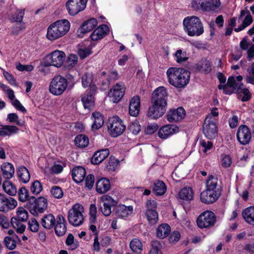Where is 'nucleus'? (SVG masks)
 Returning a JSON list of instances; mask_svg holds the SVG:
<instances>
[{
  "label": "nucleus",
  "mask_w": 254,
  "mask_h": 254,
  "mask_svg": "<svg viewBox=\"0 0 254 254\" xmlns=\"http://www.w3.org/2000/svg\"><path fill=\"white\" fill-rule=\"evenodd\" d=\"M167 92L163 86L157 88L152 94V103L167 106Z\"/></svg>",
  "instance_id": "dca6fc26"
},
{
  "label": "nucleus",
  "mask_w": 254,
  "mask_h": 254,
  "mask_svg": "<svg viewBox=\"0 0 254 254\" xmlns=\"http://www.w3.org/2000/svg\"><path fill=\"white\" fill-rule=\"evenodd\" d=\"M242 215L247 223L254 226V206H251L244 209Z\"/></svg>",
  "instance_id": "2f4dec72"
},
{
  "label": "nucleus",
  "mask_w": 254,
  "mask_h": 254,
  "mask_svg": "<svg viewBox=\"0 0 254 254\" xmlns=\"http://www.w3.org/2000/svg\"><path fill=\"white\" fill-rule=\"evenodd\" d=\"M29 194V191L26 188H21L18 191L19 200L22 202H24L28 200L30 201Z\"/></svg>",
  "instance_id": "bf43d9fd"
},
{
  "label": "nucleus",
  "mask_w": 254,
  "mask_h": 254,
  "mask_svg": "<svg viewBox=\"0 0 254 254\" xmlns=\"http://www.w3.org/2000/svg\"><path fill=\"white\" fill-rule=\"evenodd\" d=\"M84 209L81 204H74L68 212L69 223L76 227L81 225L84 221Z\"/></svg>",
  "instance_id": "423d86ee"
},
{
  "label": "nucleus",
  "mask_w": 254,
  "mask_h": 254,
  "mask_svg": "<svg viewBox=\"0 0 254 254\" xmlns=\"http://www.w3.org/2000/svg\"><path fill=\"white\" fill-rule=\"evenodd\" d=\"M140 99L139 96H133L130 100L129 106V113L131 116L136 117L139 113Z\"/></svg>",
  "instance_id": "393cba45"
},
{
  "label": "nucleus",
  "mask_w": 254,
  "mask_h": 254,
  "mask_svg": "<svg viewBox=\"0 0 254 254\" xmlns=\"http://www.w3.org/2000/svg\"><path fill=\"white\" fill-rule=\"evenodd\" d=\"M19 128L15 126H4L0 128V136H9L19 132Z\"/></svg>",
  "instance_id": "58836bf2"
},
{
  "label": "nucleus",
  "mask_w": 254,
  "mask_h": 254,
  "mask_svg": "<svg viewBox=\"0 0 254 254\" xmlns=\"http://www.w3.org/2000/svg\"><path fill=\"white\" fill-rule=\"evenodd\" d=\"M107 127L110 134L114 137L122 134L126 129V126L119 117L114 116L109 119Z\"/></svg>",
  "instance_id": "1a4fd4ad"
},
{
  "label": "nucleus",
  "mask_w": 254,
  "mask_h": 254,
  "mask_svg": "<svg viewBox=\"0 0 254 254\" xmlns=\"http://www.w3.org/2000/svg\"><path fill=\"white\" fill-rule=\"evenodd\" d=\"M111 188L110 181L105 178L99 179L96 183V191L100 193L107 192Z\"/></svg>",
  "instance_id": "f704fd0d"
},
{
  "label": "nucleus",
  "mask_w": 254,
  "mask_h": 254,
  "mask_svg": "<svg viewBox=\"0 0 254 254\" xmlns=\"http://www.w3.org/2000/svg\"><path fill=\"white\" fill-rule=\"evenodd\" d=\"M108 149L98 150L94 153L91 159V162L94 165H98L102 162L109 155Z\"/></svg>",
  "instance_id": "bb28decb"
},
{
  "label": "nucleus",
  "mask_w": 254,
  "mask_h": 254,
  "mask_svg": "<svg viewBox=\"0 0 254 254\" xmlns=\"http://www.w3.org/2000/svg\"><path fill=\"white\" fill-rule=\"evenodd\" d=\"M158 127L156 123H149L145 127L144 132L147 134H152L157 130Z\"/></svg>",
  "instance_id": "338daca9"
},
{
  "label": "nucleus",
  "mask_w": 254,
  "mask_h": 254,
  "mask_svg": "<svg viewBox=\"0 0 254 254\" xmlns=\"http://www.w3.org/2000/svg\"><path fill=\"white\" fill-rule=\"evenodd\" d=\"M168 82L178 89L184 88L189 83L190 72L183 68L169 67L166 71Z\"/></svg>",
  "instance_id": "f257e3e1"
},
{
  "label": "nucleus",
  "mask_w": 254,
  "mask_h": 254,
  "mask_svg": "<svg viewBox=\"0 0 254 254\" xmlns=\"http://www.w3.org/2000/svg\"><path fill=\"white\" fill-rule=\"evenodd\" d=\"M81 101L85 109L90 110L94 105V98L88 91L82 96Z\"/></svg>",
  "instance_id": "4c0bfd02"
},
{
  "label": "nucleus",
  "mask_w": 254,
  "mask_h": 254,
  "mask_svg": "<svg viewBox=\"0 0 254 254\" xmlns=\"http://www.w3.org/2000/svg\"><path fill=\"white\" fill-rule=\"evenodd\" d=\"M88 0H68L65 4L68 13L75 16L86 7Z\"/></svg>",
  "instance_id": "9b49d317"
},
{
  "label": "nucleus",
  "mask_w": 254,
  "mask_h": 254,
  "mask_svg": "<svg viewBox=\"0 0 254 254\" xmlns=\"http://www.w3.org/2000/svg\"><path fill=\"white\" fill-rule=\"evenodd\" d=\"M175 61L178 64L185 62L189 59V54L182 49L177 50L173 54Z\"/></svg>",
  "instance_id": "09e8293b"
},
{
  "label": "nucleus",
  "mask_w": 254,
  "mask_h": 254,
  "mask_svg": "<svg viewBox=\"0 0 254 254\" xmlns=\"http://www.w3.org/2000/svg\"><path fill=\"white\" fill-rule=\"evenodd\" d=\"M29 217L28 211L22 207H18L15 211V215L11 218H16L18 220L26 222Z\"/></svg>",
  "instance_id": "49530a36"
},
{
  "label": "nucleus",
  "mask_w": 254,
  "mask_h": 254,
  "mask_svg": "<svg viewBox=\"0 0 254 254\" xmlns=\"http://www.w3.org/2000/svg\"><path fill=\"white\" fill-rule=\"evenodd\" d=\"M22 222H23L18 220L16 218H11L10 219V223L12 227L18 234L23 233L26 229V226Z\"/></svg>",
  "instance_id": "8fccbe9b"
},
{
  "label": "nucleus",
  "mask_w": 254,
  "mask_h": 254,
  "mask_svg": "<svg viewBox=\"0 0 254 254\" xmlns=\"http://www.w3.org/2000/svg\"><path fill=\"white\" fill-rule=\"evenodd\" d=\"M68 85L67 79L62 75L55 76L50 83L49 92L54 96H60L66 90Z\"/></svg>",
  "instance_id": "0eeeda50"
},
{
  "label": "nucleus",
  "mask_w": 254,
  "mask_h": 254,
  "mask_svg": "<svg viewBox=\"0 0 254 254\" xmlns=\"http://www.w3.org/2000/svg\"><path fill=\"white\" fill-rule=\"evenodd\" d=\"M153 191L157 195L164 194L166 191V187L161 181H157L153 184Z\"/></svg>",
  "instance_id": "de8ad7c7"
},
{
  "label": "nucleus",
  "mask_w": 254,
  "mask_h": 254,
  "mask_svg": "<svg viewBox=\"0 0 254 254\" xmlns=\"http://www.w3.org/2000/svg\"><path fill=\"white\" fill-rule=\"evenodd\" d=\"M98 22L95 18H92L83 22L78 30V33L86 34L92 31L97 25Z\"/></svg>",
  "instance_id": "b1692460"
},
{
  "label": "nucleus",
  "mask_w": 254,
  "mask_h": 254,
  "mask_svg": "<svg viewBox=\"0 0 254 254\" xmlns=\"http://www.w3.org/2000/svg\"><path fill=\"white\" fill-rule=\"evenodd\" d=\"M186 116V111L182 107L170 110L167 115V120L170 123L178 122L183 120Z\"/></svg>",
  "instance_id": "a211bd4d"
},
{
  "label": "nucleus",
  "mask_w": 254,
  "mask_h": 254,
  "mask_svg": "<svg viewBox=\"0 0 254 254\" xmlns=\"http://www.w3.org/2000/svg\"><path fill=\"white\" fill-rule=\"evenodd\" d=\"M97 213V207L95 204H91L89 208V222L90 224H94L96 222Z\"/></svg>",
  "instance_id": "680f3d73"
},
{
  "label": "nucleus",
  "mask_w": 254,
  "mask_h": 254,
  "mask_svg": "<svg viewBox=\"0 0 254 254\" xmlns=\"http://www.w3.org/2000/svg\"><path fill=\"white\" fill-rule=\"evenodd\" d=\"M65 166L66 164L64 162H58L55 163L51 167L49 170L46 166H45V167H41V168L43 169L45 174H48L49 172V173L51 174H57L61 173Z\"/></svg>",
  "instance_id": "c9c22d12"
},
{
  "label": "nucleus",
  "mask_w": 254,
  "mask_h": 254,
  "mask_svg": "<svg viewBox=\"0 0 254 254\" xmlns=\"http://www.w3.org/2000/svg\"><path fill=\"white\" fill-rule=\"evenodd\" d=\"M19 242L20 239L18 236H13L12 237H5L3 240L4 246L9 250L15 249L17 243Z\"/></svg>",
  "instance_id": "ea45409f"
},
{
  "label": "nucleus",
  "mask_w": 254,
  "mask_h": 254,
  "mask_svg": "<svg viewBox=\"0 0 254 254\" xmlns=\"http://www.w3.org/2000/svg\"><path fill=\"white\" fill-rule=\"evenodd\" d=\"M178 196L181 199L190 200L193 199V191L191 188L186 187L179 191Z\"/></svg>",
  "instance_id": "c03bdc74"
},
{
  "label": "nucleus",
  "mask_w": 254,
  "mask_h": 254,
  "mask_svg": "<svg viewBox=\"0 0 254 254\" xmlns=\"http://www.w3.org/2000/svg\"><path fill=\"white\" fill-rule=\"evenodd\" d=\"M171 231L170 226L167 224L160 225L156 230L157 237L160 239H164L168 236Z\"/></svg>",
  "instance_id": "37998d69"
},
{
  "label": "nucleus",
  "mask_w": 254,
  "mask_h": 254,
  "mask_svg": "<svg viewBox=\"0 0 254 254\" xmlns=\"http://www.w3.org/2000/svg\"><path fill=\"white\" fill-rule=\"evenodd\" d=\"M89 139L85 135L81 134L77 135L74 139V143L76 146L78 147L84 148L89 144Z\"/></svg>",
  "instance_id": "3c124183"
},
{
  "label": "nucleus",
  "mask_w": 254,
  "mask_h": 254,
  "mask_svg": "<svg viewBox=\"0 0 254 254\" xmlns=\"http://www.w3.org/2000/svg\"><path fill=\"white\" fill-rule=\"evenodd\" d=\"M13 13L10 16L9 20L12 22L22 21L24 15V10L16 7L11 8Z\"/></svg>",
  "instance_id": "a19ab883"
},
{
  "label": "nucleus",
  "mask_w": 254,
  "mask_h": 254,
  "mask_svg": "<svg viewBox=\"0 0 254 254\" xmlns=\"http://www.w3.org/2000/svg\"><path fill=\"white\" fill-rule=\"evenodd\" d=\"M182 24L184 31L189 36L198 37L204 33L203 23L198 16H186L184 18Z\"/></svg>",
  "instance_id": "7ed1b4c3"
},
{
  "label": "nucleus",
  "mask_w": 254,
  "mask_h": 254,
  "mask_svg": "<svg viewBox=\"0 0 254 254\" xmlns=\"http://www.w3.org/2000/svg\"><path fill=\"white\" fill-rule=\"evenodd\" d=\"M93 74L86 72L81 77L82 85L84 88L89 87L90 91L93 93L96 90V87L93 83Z\"/></svg>",
  "instance_id": "cd10ccee"
},
{
  "label": "nucleus",
  "mask_w": 254,
  "mask_h": 254,
  "mask_svg": "<svg viewBox=\"0 0 254 254\" xmlns=\"http://www.w3.org/2000/svg\"><path fill=\"white\" fill-rule=\"evenodd\" d=\"M251 132L247 126L243 125L239 127L237 132V138L241 144H248L251 141Z\"/></svg>",
  "instance_id": "f3484780"
},
{
  "label": "nucleus",
  "mask_w": 254,
  "mask_h": 254,
  "mask_svg": "<svg viewBox=\"0 0 254 254\" xmlns=\"http://www.w3.org/2000/svg\"><path fill=\"white\" fill-rule=\"evenodd\" d=\"M245 15H246V17L243 22L242 24L238 28L235 29V31L236 32H239L244 29L246 27L250 25L252 23L253 19L250 14L249 11L247 9L241 11L240 17L241 18Z\"/></svg>",
  "instance_id": "473e14b6"
},
{
  "label": "nucleus",
  "mask_w": 254,
  "mask_h": 254,
  "mask_svg": "<svg viewBox=\"0 0 254 254\" xmlns=\"http://www.w3.org/2000/svg\"><path fill=\"white\" fill-rule=\"evenodd\" d=\"M126 91V86L123 83H117L110 89L108 96L115 103L119 102L123 98Z\"/></svg>",
  "instance_id": "4468645a"
},
{
  "label": "nucleus",
  "mask_w": 254,
  "mask_h": 254,
  "mask_svg": "<svg viewBox=\"0 0 254 254\" xmlns=\"http://www.w3.org/2000/svg\"><path fill=\"white\" fill-rule=\"evenodd\" d=\"M217 179L216 178L210 176L206 181V190H216Z\"/></svg>",
  "instance_id": "e2e57ef3"
},
{
  "label": "nucleus",
  "mask_w": 254,
  "mask_h": 254,
  "mask_svg": "<svg viewBox=\"0 0 254 254\" xmlns=\"http://www.w3.org/2000/svg\"><path fill=\"white\" fill-rule=\"evenodd\" d=\"M219 195L220 193L217 190H206L201 192L200 199L202 202L210 204L215 202Z\"/></svg>",
  "instance_id": "412c9836"
},
{
  "label": "nucleus",
  "mask_w": 254,
  "mask_h": 254,
  "mask_svg": "<svg viewBox=\"0 0 254 254\" xmlns=\"http://www.w3.org/2000/svg\"><path fill=\"white\" fill-rule=\"evenodd\" d=\"M43 190V186L41 183L38 180H36L32 183L30 187L31 192L37 195L39 194Z\"/></svg>",
  "instance_id": "052dcab7"
},
{
  "label": "nucleus",
  "mask_w": 254,
  "mask_h": 254,
  "mask_svg": "<svg viewBox=\"0 0 254 254\" xmlns=\"http://www.w3.org/2000/svg\"><path fill=\"white\" fill-rule=\"evenodd\" d=\"M109 32V28L107 25H101L91 33L90 38L93 41H98L102 39Z\"/></svg>",
  "instance_id": "a878e982"
},
{
  "label": "nucleus",
  "mask_w": 254,
  "mask_h": 254,
  "mask_svg": "<svg viewBox=\"0 0 254 254\" xmlns=\"http://www.w3.org/2000/svg\"><path fill=\"white\" fill-rule=\"evenodd\" d=\"M216 222V216L214 213L209 210L201 213L196 219L197 226L200 229L211 227Z\"/></svg>",
  "instance_id": "9d476101"
},
{
  "label": "nucleus",
  "mask_w": 254,
  "mask_h": 254,
  "mask_svg": "<svg viewBox=\"0 0 254 254\" xmlns=\"http://www.w3.org/2000/svg\"><path fill=\"white\" fill-rule=\"evenodd\" d=\"M17 176L21 182L26 184L30 180V175L27 169L23 166L20 167L17 170Z\"/></svg>",
  "instance_id": "79ce46f5"
},
{
  "label": "nucleus",
  "mask_w": 254,
  "mask_h": 254,
  "mask_svg": "<svg viewBox=\"0 0 254 254\" xmlns=\"http://www.w3.org/2000/svg\"><path fill=\"white\" fill-rule=\"evenodd\" d=\"M120 162L118 159L114 157H111L107 165V168L111 171H115L119 166Z\"/></svg>",
  "instance_id": "69168bd1"
},
{
  "label": "nucleus",
  "mask_w": 254,
  "mask_h": 254,
  "mask_svg": "<svg viewBox=\"0 0 254 254\" xmlns=\"http://www.w3.org/2000/svg\"><path fill=\"white\" fill-rule=\"evenodd\" d=\"M243 77L241 75L237 77H230L228 79L226 84H220L218 86L219 89H223L226 94H231L234 92H239L243 84L241 82Z\"/></svg>",
  "instance_id": "6e6552de"
},
{
  "label": "nucleus",
  "mask_w": 254,
  "mask_h": 254,
  "mask_svg": "<svg viewBox=\"0 0 254 254\" xmlns=\"http://www.w3.org/2000/svg\"><path fill=\"white\" fill-rule=\"evenodd\" d=\"M179 131L180 128L177 126L168 125L161 127L158 131V134L160 138L166 139Z\"/></svg>",
  "instance_id": "aec40b11"
},
{
  "label": "nucleus",
  "mask_w": 254,
  "mask_h": 254,
  "mask_svg": "<svg viewBox=\"0 0 254 254\" xmlns=\"http://www.w3.org/2000/svg\"><path fill=\"white\" fill-rule=\"evenodd\" d=\"M203 133L208 139L214 138L217 134V129L215 122L208 121L205 120L203 126Z\"/></svg>",
  "instance_id": "5701e85b"
},
{
  "label": "nucleus",
  "mask_w": 254,
  "mask_h": 254,
  "mask_svg": "<svg viewBox=\"0 0 254 254\" xmlns=\"http://www.w3.org/2000/svg\"><path fill=\"white\" fill-rule=\"evenodd\" d=\"M101 201L103 206L101 207L100 210L105 216H108L111 214L112 207L116 206L118 203L117 200L107 194L101 196Z\"/></svg>",
  "instance_id": "ddd939ff"
},
{
  "label": "nucleus",
  "mask_w": 254,
  "mask_h": 254,
  "mask_svg": "<svg viewBox=\"0 0 254 254\" xmlns=\"http://www.w3.org/2000/svg\"><path fill=\"white\" fill-rule=\"evenodd\" d=\"M190 6L195 10L210 13L219 12L222 8L220 0H191Z\"/></svg>",
  "instance_id": "20e7f679"
},
{
  "label": "nucleus",
  "mask_w": 254,
  "mask_h": 254,
  "mask_svg": "<svg viewBox=\"0 0 254 254\" xmlns=\"http://www.w3.org/2000/svg\"><path fill=\"white\" fill-rule=\"evenodd\" d=\"M220 163L222 167L224 168H229L232 163V159L229 155L222 154L220 157Z\"/></svg>",
  "instance_id": "603ef678"
},
{
  "label": "nucleus",
  "mask_w": 254,
  "mask_h": 254,
  "mask_svg": "<svg viewBox=\"0 0 254 254\" xmlns=\"http://www.w3.org/2000/svg\"><path fill=\"white\" fill-rule=\"evenodd\" d=\"M145 214L150 224H155L157 223L158 220V215L156 210H146Z\"/></svg>",
  "instance_id": "6e6d98bb"
},
{
  "label": "nucleus",
  "mask_w": 254,
  "mask_h": 254,
  "mask_svg": "<svg viewBox=\"0 0 254 254\" xmlns=\"http://www.w3.org/2000/svg\"><path fill=\"white\" fill-rule=\"evenodd\" d=\"M70 28V22L66 19L56 20L50 24L47 27L46 34V39L51 42H54L66 35Z\"/></svg>",
  "instance_id": "f03ea898"
},
{
  "label": "nucleus",
  "mask_w": 254,
  "mask_h": 254,
  "mask_svg": "<svg viewBox=\"0 0 254 254\" xmlns=\"http://www.w3.org/2000/svg\"><path fill=\"white\" fill-rule=\"evenodd\" d=\"M141 128V125L137 120L131 122L128 127L129 131L135 135H137L140 132Z\"/></svg>",
  "instance_id": "864d4df0"
},
{
  "label": "nucleus",
  "mask_w": 254,
  "mask_h": 254,
  "mask_svg": "<svg viewBox=\"0 0 254 254\" xmlns=\"http://www.w3.org/2000/svg\"><path fill=\"white\" fill-rule=\"evenodd\" d=\"M85 170L81 167H76L72 171V178L76 183L82 182L85 178Z\"/></svg>",
  "instance_id": "72a5a7b5"
},
{
  "label": "nucleus",
  "mask_w": 254,
  "mask_h": 254,
  "mask_svg": "<svg viewBox=\"0 0 254 254\" xmlns=\"http://www.w3.org/2000/svg\"><path fill=\"white\" fill-rule=\"evenodd\" d=\"M18 203L13 197H7L2 193H0V211L7 212L13 210L17 206Z\"/></svg>",
  "instance_id": "2eb2a0df"
},
{
  "label": "nucleus",
  "mask_w": 254,
  "mask_h": 254,
  "mask_svg": "<svg viewBox=\"0 0 254 254\" xmlns=\"http://www.w3.org/2000/svg\"><path fill=\"white\" fill-rule=\"evenodd\" d=\"M129 247L132 251L138 253L142 251L143 245L140 240L134 238L130 241Z\"/></svg>",
  "instance_id": "5fc2aeb1"
},
{
  "label": "nucleus",
  "mask_w": 254,
  "mask_h": 254,
  "mask_svg": "<svg viewBox=\"0 0 254 254\" xmlns=\"http://www.w3.org/2000/svg\"><path fill=\"white\" fill-rule=\"evenodd\" d=\"M30 201H33L34 204L30 207V212L34 215L43 213L47 208L48 200L44 196H39L36 198L34 196H30Z\"/></svg>",
  "instance_id": "f8f14e48"
},
{
  "label": "nucleus",
  "mask_w": 254,
  "mask_h": 254,
  "mask_svg": "<svg viewBox=\"0 0 254 254\" xmlns=\"http://www.w3.org/2000/svg\"><path fill=\"white\" fill-rule=\"evenodd\" d=\"M65 223V218L62 215H58L57 223L55 228V233L58 236H62L65 234L66 231Z\"/></svg>",
  "instance_id": "c756f323"
},
{
  "label": "nucleus",
  "mask_w": 254,
  "mask_h": 254,
  "mask_svg": "<svg viewBox=\"0 0 254 254\" xmlns=\"http://www.w3.org/2000/svg\"><path fill=\"white\" fill-rule=\"evenodd\" d=\"M92 46L91 44L87 47L80 48L78 50V55L81 59H85L92 54Z\"/></svg>",
  "instance_id": "4d7b16f0"
},
{
  "label": "nucleus",
  "mask_w": 254,
  "mask_h": 254,
  "mask_svg": "<svg viewBox=\"0 0 254 254\" xmlns=\"http://www.w3.org/2000/svg\"><path fill=\"white\" fill-rule=\"evenodd\" d=\"M65 59V54L60 50H55L47 55L42 61V65L45 67L54 66L60 68L62 66Z\"/></svg>",
  "instance_id": "39448f33"
},
{
  "label": "nucleus",
  "mask_w": 254,
  "mask_h": 254,
  "mask_svg": "<svg viewBox=\"0 0 254 254\" xmlns=\"http://www.w3.org/2000/svg\"><path fill=\"white\" fill-rule=\"evenodd\" d=\"M93 124L92 125V129L93 130H97L101 128L104 123V119L103 115L98 112H95L92 113L91 118Z\"/></svg>",
  "instance_id": "7c9ffc66"
},
{
  "label": "nucleus",
  "mask_w": 254,
  "mask_h": 254,
  "mask_svg": "<svg viewBox=\"0 0 254 254\" xmlns=\"http://www.w3.org/2000/svg\"><path fill=\"white\" fill-rule=\"evenodd\" d=\"M248 71L250 74L246 77V81L247 83L254 84V63H252L250 69H248Z\"/></svg>",
  "instance_id": "774afa93"
},
{
  "label": "nucleus",
  "mask_w": 254,
  "mask_h": 254,
  "mask_svg": "<svg viewBox=\"0 0 254 254\" xmlns=\"http://www.w3.org/2000/svg\"><path fill=\"white\" fill-rule=\"evenodd\" d=\"M196 68L200 71L207 73L211 70V64L209 61H204L196 65Z\"/></svg>",
  "instance_id": "13d9d810"
},
{
  "label": "nucleus",
  "mask_w": 254,
  "mask_h": 254,
  "mask_svg": "<svg viewBox=\"0 0 254 254\" xmlns=\"http://www.w3.org/2000/svg\"><path fill=\"white\" fill-rule=\"evenodd\" d=\"M2 188L4 192L10 196H15L17 193L16 187L10 181H4L2 184Z\"/></svg>",
  "instance_id": "a18cd8bd"
},
{
  "label": "nucleus",
  "mask_w": 254,
  "mask_h": 254,
  "mask_svg": "<svg viewBox=\"0 0 254 254\" xmlns=\"http://www.w3.org/2000/svg\"><path fill=\"white\" fill-rule=\"evenodd\" d=\"M78 58L75 54H70L66 61V66L68 68H72L77 63Z\"/></svg>",
  "instance_id": "0e129e2a"
},
{
  "label": "nucleus",
  "mask_w": 254,
  "mask_h": 254,
  "mask_svg": "<svg viewBox=\"0 0 254 254\" xmlns=\"http://www.w3.org/2000/svg\"><path fill=\"white\" fill-rule=\"evenodd\" d=\"M166 106L162 105L152 103L147 114L148 117L152 119H158L161 117L165 113Z\"/></svg>",
  "instance_id": "6ab92c4d"
},
{
  "label": "nucleus",
  "mask_w": 254,
  "mask_h": 254,
  "mask_svg": "<svg viewBox=\"0 0 254 254\" xmlns=\"http://www.w3.org/2000/svg\"><path fill=\"white\" fill-rule=\"evenodd\" d=\"M115 212L118 218L126 219L132 216L133 212V207L132 205L127 206L120 204L117 206Z\"/></svg>",
  "instance_id": "4be33fe9"
},
{
  "label": "nucleus",
  "mask_w": 254,
  "mask_h": 254,
  "mask_svg": "<svg viewBox=\"0 0 254 254\" xmlns=\"http://www.w3.org/2000/svg\"><path fill=\"white\" fill-rule=\"evenodd\" d=\"M56 220L54 216L51 214L45 215L41 219L42 226L46 229H50L55 225Z\"/></svg>",
  "instance_id": "e433bc0d"
},
{
  "label": "nucleus",
  "mask_w": 254,
  "mask_h": 254,
  "mask_svg": "<svg viewBox=\"0 0 254 254\" xmlns=\"http://www.w3.org/2000/svg\"><path fill=\"white\" fill-rule=\"evenodd\" d=\"M0 172L4 178L6 179H11L15 173L13 165L8 162H4L0 166Z\"/></svg>",
  "instance_id": "c85d7f7f"
}]
</instances>
